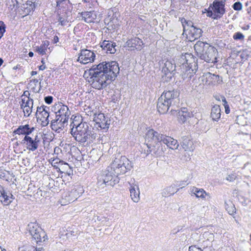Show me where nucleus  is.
I'll list each match as a JSON object with an SVG mask.
<instances>
[{
    "mask_svg": "<svg viewBox=\"0 0 251 251\" xmlns=\"http://www.w3.org/2000/svg\"><path fill=\"white\" fill-rule=\"evenodd\" d=\"M118 175L109 167L104 171L102 174L99 177L97 183L98 190L103 189L106 185L114 186L119 182Z\"/></svg>",
    "mask_w": 251,
    "mask_h": 251,
    "instance_id": "4",
    "label": "nucleus"
},
{
    "mask_svg": "<svg viewBox=\"0 0 251 251\" xmlns=\"http://www.w3.org/2000/svg\"><path fill=\"white\" fill-rule=\"evenodd\" d=\"M58 22L59 24L62 26H65L67 25L68 21L67 20L62 17L59 16L58 18Z\"/></svg>",
    "mask_w": 251,
    "mask_h": 251,
    "instance_id": "47",
    "label": "nucleus"
},
{
    "mask_svg": "<svg viewBox=\"0 0 251 251\" xmlns=\"http://www.w3.org/2000/svg\"><path fill=\"white\" fill-rule=\"evenodd\" d=\"M190 194L192 196L195 195L197 198L204 199L206 196H208L204 189L202 188H198L196 187H192L190 189Z\"/></svg>",
    "mask_w": 251,
    "mask_h": 251,
    "instance_id": "25",
    "label": "nucleus"
},
{
    "mask_svg": "<svg viewBox=\"0 0 251 251\" xmlns=\"http://www.w3.org/2000/svg\"><path fill=\"white\" fill-rule=\"evenodd\" d=\"M53 43L56 44L59 41V38L57 36H55L54 37L53 40Z\"/></svg>",
    "mask_w": 251,
    "mask_h": 251,
    "instance_id": "58",
    "label": "nucleus"
},
{
    "mask_svg": "<svg viewBox=\"0 0 251 251\" xmlns=\"http://www.w3.org/2000/svg\"><path fill=\"white\" fill-rule=\"evenodd\" d=\"M28 230L37 244L45 241L47 236L45 232L35 223H30L27 226Z\"/></svg>",
    "mask_w": 251,
    "mask_h": 251,
    "instance_id": "7",
    "label": "nucleus"
},
{
    "mask_svg": "<svg viewBox=\"0 0 251 251\" xmlns=\"http://www.w3.org/2000/svg\"><path fill=\"white\" fill-rule=\"evenodd\" d=\"M33 100L32 99L30 98H27L26 100L25 103L23 104V107L26 106H33Z\"/></svg>",
    "mask_w": 251,
    "mask_h": 251,
    "instance_id": "46",
    "label": "nucleus"
},
{
    "mask_svg": "<svg viewBox=\"0 0 251 251\" xmlns=\"http://www.w3.org/2000/svg\"><path fill=\"white\" fill-rule=\"evenodd\" d=\"M64 1H67L69 3H70L69 0H57L56 1L57 6H59Z\"/></svg>",
    "mask_w": 251,
    "mask_h": 251,
    "instance_id": "56",
    "label": "nucleus"
},
{
    "mask_svg": "<svg viewBox=\"0 0 251 251\" xmlns=\"http://www.w3.org/2000/svg\"><path fill=\"white\" fill-rule=\"evenodd\" d=\"M245 38V36L240 32H235L233 35V38L235 40L243 41Z\"/></svg>",
    "mask_w": 251,
    "mask_h": 251,
    "instance_id": "41",
    "label": "nucleus"
},
{
    "mask_svg": "<svg viewBox=\"0 0 251 251\" xmlns=\"http://www.w3.org/2000/svg\"><path fill=\"white\" fill-rule=\"evenodd\" d=\"M223 15L219 14V13H213V15L212 18L214 19H218L222 17Z\"/></svg>",
    "mask_w": 251,
    "mask_h": 251,
    "instance_id": "52",
    "label": "nucleus"
},
{
    "mask_svg": "<svg viewBox=\"0 0 251 251\" xmlns=\"http://www.w3.org/2000/svg\"><path fill=\"white\" fill-rule=\"evenodd\" d=\"M79 14L82 19L87 23L93 22L97 18L96 12L94 11L82 12Z\"/></svg>",
    "mask_w": 251,
    "mask_h": 251,
    "instance_id": "23",
    "label": "nucleus"
},
{
    "mask_svg": "<svg viewBox=\"0 0 251 251\" xmlns=\"http://www.w3.org/2000/svg\"><path fill=\"white\" fill-rule=\"evenodd\" d=\"M181 69V72L184 73V75L187 73V71L191 70L193 71L192 68L195 66V58L191 53H186L182 54L178 59L177 63Z\"/></svg>",
    "mask_w": 251,
    "mask_h": 251,
    "instance_id": "8",
    "label": "nucleus"
},
{
    "mask_svg": "<svg viewBox=\"0 0 251 251\" xmlns=\"http://www.w3.org/2000/svg\"><path fill=\"white\" fill-rule=\"evenodd\" d=\"M92 0H82V1H83L84 2H85V3H88L89 4H90V2L92 1Z\"/></svg>",
    "mask_w": 251,
    "mask_h": 251,
    "instance_id": "64",
    "label": "nucleus"
},
{
    "mask_svg": "<svg viewBox=\"0 0 251 251\" xmlns=\"http://www.w3.org/2000/svg\"><path fill=\"white\" fill-rule=\"evenodd\" d=\"M5 25L2 21H0V33H4L5 32Z\"/></svg>",
    "mask_w": 251,
    "mask_h": 251,
    "instance_id": "49",
    "label": "nucleus"
},
{
    "mask_svg": "<svg viewBox=\"0 0 251 251\" xmlns=\"http://www.w3.org/2000/svg\"><path fill=\"white\" fill-rule=\"evenodd\" d=\"M232 8L236 11L241 10L242 9V4L239 1L236 2L232 5Z\"/></svg>",
    "mask_w": 251,
    "mask_h": 251,
    "instance_id": "45",
    "label": "nucleus"
},
{
    "mask_svg": "<svg viewBox=\"0 0 251 251\" xmlns=\"http://www.w3.org/2000/svg\"><path fill=\"white\" fill-rule=\"evenodd\" d=\"M115 47V43L106 40L104 41L101 45V47L110 53H114L116 52Z\"/></svg>",
    "mask_w": 251,
    "mask_h": 251,
    "instance_id": "27",
    "label": "nucleus"
},
{
    "mask_svg": "<svg viewBox=\"0 0 251 251\" xmlns=\"http://www.w3.org/2000/svg\"><path fill=\"white\" fill-rule=\"evenodd\" d=\"M178 96L179 93L176 91L173 90L164 91L160 97L162 98L163 100H166L172 105L175 104L176 100H177Z\"/></svg>",
    "mask_w": 251,
    "mask_h": 251,
    "instance_id": "15",
    "label": "nucleus"
},
{
    "mask_svg": "<svg viewBox=\"0 0 251 251\" xmlns=\"http://www.w3.org/2000/svg\"><path fill=\"white\" fill-rule=\"evenodd\" d=\"M171 105H172V104H171L170 103L166 100H163L162 98L160 97L159 98L157 104V108L158 111L160 114L166 113Z\"/></svg>",
    "mask_w": 251,
    "mask_h": 251,
    "instance_id": "22",
    "label": "nucleus"
},
{
    "mask_svg": "<svg viewBox=\"0 0 251 251\" xmlns=\"http://www.w3.org/2000/svg\"><path fill=\"white\" fill-rule=\"evenodd\" d=\"M180 145L185 151H193L195 149L193 141L189 137L186 136L182 137Z\"/></svg>",
    "mask_w": 251,
    "mask_h": 251,
    "instance_id": "21",
    "label": "nucleus"
},
{
    "mask_svg": "<svg viewBox=\"0 0 251 251\" xmlns=\"http://www.w3.org/2000/svg\"><path fill=\"white\" fill-rule=\"evenodd\" d=\"M52 96H47L45 98V101L47 104H50L52 102Z\"/></svg>",
    "mask_w": 251,
    "mask_h": 251,
    "instance_id": "51",
    "label": "nucleus"
},
{
    "mask_svg": "<svg viewBox=\"0 0 251 251\" xmlns=\"http://www.w3.org/2000/svg\"><path fill=\"white\" fill-rule=\"evenodd\" d=\"M4 190V187L0 184V193Z\"/></svg>",
    "mask_w": 251,
    "mask_h": 251,
    "instance_id": "63",
    "label": "nucleus"
},
{
    "mask_svg": "<svg viewBox=\"0 0 251 251\" xmlns=\"http://www.w3.org/2000/svg\"><path fill=\"white\" fill-rule=\"evenodd\" d=\"M67 123L68 121L64 122L63 120L56 118L51 121L50 126L53 130L60 133L63 130L64 127L67 125Z\"/></svg>",
    "mask_w": 251,
    "mask_h": 251,
    "instance_id": "17",
    "label": "nucleus"
},
{
    "mask_svg": "<svg viewBox=\"0 0 251 251\" xmlns=\"http://www.w3.org/2000/svg\"><path fill=\"white\" fill-rule=\"evenodd\" d=\"M24 12L26 14H29L31 11H33L36 6L24 5Z\"/></svg>",
    "mask_w": 251,
    "mask_h": 251,
    "instance_id": "42",
    "label": "nucleus"
},
{
    "mask_svg": "<svg viewBox=\"0 0 251 251\" xmlns=\"http://www.w3.org/2000/svg\"><path fill=\"white\" fill-rule=\"evenodd\" d=\"M36 0H27L26 3L25 4V5H32L37 6V3H36Z\"/></svg>",
    "mask_w": 251,
    "mask_h": 251,
    "instance_id": "50",
    "label": "nucleus"
},
{
    "mask_svg": "<svg viewBox=\"0 0 251 251\" xmlns=\"http://www.w3.org/2000/svg\"><path fill=\"white\" fill-rule=\"evenodd\" d=\"M49 110H47L42 112V114L38 116V118L40 119L41 121V125L43 126H47L50 122V115Z\"/></svg>",
    "mask_w": 251,
    "mask_h": 251,
    "instance_id": "30",
    "label": "nucleus"
},
{
    "mask_svg": "<svg viewBox=\"0 0 251 251\" xmlns=\"http://www.w3.org/2000/svg\"><path fill=\"white\" fill-rule=\"evenodd\" d=\"M23 142L26 144V149L28 150L34 151L38 149L40 140L37 135L34 137V139L29 136H25Z\"/></svg>",
    "mask_w": 251,
    "mask_h": 251,
    "instance_id": "13",
    "label": "nucleus"
},
{
    "mask_svg": "<svg viewBox=\"0 0 251 251\" xmlns=\"http://www.w3.org/2000/svg\"><path fill=\"white\" fill-rule=\"evenodd\" d=\"M213 15V13L211 10H207V16L209 17L212 18Z\"/></svg>",
    "mask_w": 251,
    "mask_h": 251,
    "instance_id": "54",
    "label": "nucleus"
},
{
    "mask_svg": "<svg viewBox=\"0 0 251 251\" xmlns=\"http://www.w3.org/2000/svg\"><path fill=\"white\" fill-rule=\"evenodd\" d=\"M226 209L230 215H233L236 212V208L233 203L230 201H225Z\"/></svg>",
    "mask_w": 251,
    "mask_h": 251,
    "instance_id": "34",
    "label": "nucleus"
},
{
    "mask_svg": "<svg viewBox=\"0 0 251 251\" xmlns=\"http://www.w3.org/2000/svg\"><path fill=\"white\" fill-rule=\"evenodd\" d=\"M126 43L128 47L139 50L142 49L144 45L142 40L137 37L128 40Z\"/></svg>",
    "mask_w": 251,
    "mask_h": 251,
    "instance_id": "20",
    "label": "nucleus"
},
{
    "mask_svg": "<svg viewBox=\"0 0 251 251\" xmlns=\"http://www.w3.org/2000/svg\"><path fill=\"white\" fill-rule=\"evenodd\" d=\"M77 234V231H75L74 229L71 230V228L67 230V232L66 233V235L67 238H71L73 236H76Z\"/></svg>",
    "mask_w": 251,
    "mask_h": 251,
    "instance_id": "43",
    "label": "nucleus"
},
{
    "mask_svg": "<svg viewBox=\"0 0 251 251\" xmlns=\"http://www.w3.org/2000/svg\"><path fill=\"white\" fill-rule=\"evenodd\" d=\"M129 191L132 200L135 202H138L140 200L138 186L137 185H132L130 184Z\"/></svg>",
    "mask_w": 251,
    "mask_h": 251,
    "instance_id": "24",
    "label": "nucleus"
},
{
    "mask_svg": "<svg viewBox=\"0 0 251 251\" xmlns=\"http://www.w3.org/2000/svg\"><path fill=\"white\" fill-rule=\"evenodd\" d=\"M225 112L226 113V114H228L230 112V109H229V107L228 105L227 104L225 105Z\"/></svg>",
    "mask_w": 251,
    "mask_h": 251,
    "instance_id": "55",
    "label": "nucleus"
},
{
    "mask_svg": "<svg viewBox=\"0 0 251 251\" xmlns=\"http://www.w3.org/2000/svg\"><path fill=\"white\" fill-rule=\"evenodd\" d=\"M177 190L176 186L175 184L172 185L169 187L164 188L161 193L162 196L164 197H169L174 195L177 192Z\"/></svg>",
    "mask_w": 251,
    "mask_h": 251,
    "instance_id": "29",
    "label": "nucleus"
},
{
    "mask_svg": "<svg viewBox=\"0 0 251 251\" xmlns=\"http://www.w3.org/2000/svg\"><path fill=\"white\" fill-rule=\"evenodd\" d=\"M189 113L185 108L182 109L178 113L177 118L178 121L182 123H184L189 117Z\"/></svg>",
    "mask_w": 251,
    "mask_h": 251,
    "instance_id": "33",
    "label": "nucleus"
},
{
    "mask_svg": "<svg viewBox=\"0 0 251 251\" xmlns=\"http://www.w3.org/2000/svg\"><path fill=\"white\" fill-rule=\"evenodd\" d=\"M33 249V251H43V248H39L38 249H34L33 248H32Z\"/></svg>",
    "mask_w": 251,
    "mask_h": 251,
    "instance_id": "61",
    "label": "nucleus"
},
{
    "mask_svg": "<svg viewBox=\"0 0 251 251\" xmlns=\"http://www.w3.org/2000/svg\"><path fill=\"white\" fill-rule=\"evenodd\" d=\"M250 27V26L249 25H248L244 26H243L242 27V29H243V30H248V29H249Z\"/></svg>",
    "mask_w": 251,
    "mask_h": 251,
    "instance_id": "59",
    "label": "nucleus"
},
{
    "mask_svg": "<svg viewBox=\"0 0 251 251\" xmlns=\"http://www.w3.org/2000/svg\"><path fill=\"white\" fill-rule=\"evenodd\" d=\"M93 121L96 123L95 126H97L98 127L105 130L109 128L110 120L108 117H106L104 114L100 113L94 114Z\"/></svg>",
    "mask_w": 251,
    "mask_h": 251,
    "instance_id": "11",
    "label": "nucleus"
},
{
    "mask_svg": "<svg viewBox=\"0 0 251 251\" xmlns=\"http://www.w3.org/2000/svg\"><path fill=\"white\" fill-rule=\"evenodd\" d=\"M46 68V67L45 65L42 64L39 67L40 70H44Z\"/></svg>",
    "mask_w": 251,
    "mask_h": 251,
    "instance_id": "60",
    "label": "nucleus"
},
{
    "mask_svg": "<svg viewBox=\"0 0 251 251\" xmlns=\"http://www.w3.org/2000/svg\"><path fill=\"white\" fill-rule=\"evenodd\" d=\"M95 57V53L93 51L87 49H83L80 50L77 60L81 64H87L94 62Z\"/></svg>",
    "mask_w": 251,
    "mask_h": 251,
    "instance_id": "10",
    "label": "nucleus"
},
{
    "mask_svg": "<svg viewBox=\"0 0 251 251\" xmlns=\"http://www.w3.org/2000/svg\"><path fill=\"white\" fill-rule=\"evenodd\" d=\"M14 199V196L9 192L4 190L0 193V201L3 205H9Z\"/></svg>",
    "mask_w": 251,
    "mask_h": 251,
    "instance_id": "19",
    "label": "nucleus"
},
{
    "mask_svg": "<svg viewBox=\"0 0 251 251\" xmlns=\"http://www.w3.org/2000/svg\"><path fill=\"white\" fill-rule=\"evenodd\" d=\"M53 161H55L54 164H58L59 167L58 171L61 173H64L69 176H71L73 174V167L70 166L68 163L64 162L62 160H59L58 159L53 160Z\"/></svg>",
    "mask_w": 251,
    "mask_h": 251,
    "instance_id": "16",
    "label": "nucleus"
},
{
    "mask_svg": "<svg viewBox=\"0 0 251 251\" xmlns=\"http://www.w3.org/2000/svg\"><path fill=\"white\" fill-rule=\"evenodd\" d=\"M147 147L148 148V150H147V152H146L147 154H149L151 152H153V153L155 156H160V155H162V151H159L158 150H156L155 146L151 147L150 145H149L147 144Z\"/></svg>",
    "mask_w": 251,
    "mask_h": 251,
    "instance_id": "36",
    "label": "nucleus"
},
{
    "mask_svg": "<svg viewBox=\"0 0 251 251\" xmlns=\"http://www.w3.org/2000/svg\"><path fill=\"white\" fill-rule=\"evenodd\" d=\"M20 108L23 110L24 116L25 117H28L30 116L32 111L33 106L23 107V104H20Z\"/></svg>",
    "mask_w": 251,
    "mask_h": 251,
    "instance_id": "37",
    "label": "nucleus"
},
{
    "mask_svg": "<svg viewBox=\"0 0 251 251\" xmlns=\"http://www.w3.org/2000/svg\"><path fill=\"white\" fill-rule=\"evenodd\" d=\"M225 1H214L213 3V7L212 9L214 12L223 15L225 13Z\"/></svg>",
    "mask_w": 251,
    "mask_h": 251,
    "instance_id": "26",
    "label": "nucleus"
},
{
    "mask_svg": "<svg viewBox=\"0 0 251 251\" xmlns=\"http://www.w3.org/2000/svg\"><path fill=\"white\" fill-rule=\"evenodd\" d=\"M27 98H22V103L21 104H24L25 103L26 100Z\"/></svg>",
    "mask_w": 251,
    "mask_h": 251,
    "instance_id": "62",
    "label": "nucleus"
},
{
    "mask_svg": "<svg viewBox=\"0 0 251 251\" xmlns=\"http://www.w3.org/2000/svg\"><path fill=\"white\" fill-rule=\"evenodd\" d=\"M194 47L197 55L201 59L208 63H213L216 59V49L208 44L199 41L196 42Z\"/></svg>",
    "mask_w": 251,
    "mask_h": 251,
    "instance_id": "2",
    "label": "nucleus"
},
{
    "mask_svg": "<svg viewBox=\"0 0 251 251\" xmlns=\"http://www.w3.org/2000/svg\"><path fill=\"white\" fill-rule=\"evenodd\" d=\"M71 134L76 141L80 143L86 142L88 134L90 133V129L86 123H81L71 129Z\"/></svg>",
    "mask_w": 251,
    "mask_h": 251,
    "instance_id": "6",
    "label": "nucleus"
},
{
    "mask_svg": "<svg viewBox=\"0 0 251 251\" xmlns=\"http://www.w3.org/2000/svg\"><path fill=\"white\" fill-rule=\"evenodd\" d=\"M162 64V72L165 75V80L169 81L174 76L176 68V64L174 60H163Z\"/></svg>",
    "mask_w": 251,
    "mask_h": 251,
    "instance_id": "9",
    "label": "nucleus"
},
{
    "mask_svg": "<svg viewBox=\"0 0 251 251\" xmlns=\"http://www.w3.org/2000/svg\"><path fill=\"white\" fill-rule=\"evenodd\" d=\"M58 110L55 112L56 118L63 120V121H68L71 115V112L67 106L59 105Z\"/></svg>",
    "mask_w": 251,
    "mask_h": 251,
    "instance_id": "14",
    "label": "nucleus"
},
{
    "mask_svg": "<svg viewBox=\"0 0 251 251\" xmlns=\"http://www.w3.org/2000/svg\"><path fill=\"white\" fill-rule=\"evenodd\" d=\"M211 117L213 121H217L221 117V108L219 105H215L211 108Z\"/></svg>",
    "mask_w": 251,
    "mask_h": 251,
    "instance_id": "28",
    "label": "nucleus"
},
{
    "mask_svg": "<svg viewBox=\"0 0 251 251\" xmlns=\"http://www.w3.org/2000/svg\"><path fill=\"white\" fill-rule=\"evenodd\" d=\"M47 49L45 45H42L40 46H37L35 47V51L41 55H44L46 54Z\"/></svg>",
    "mask_w": 251,
    "mask_h": 251,
    "instance_id": "39",
    "label": "nucleus"
},
{
    "mask_svg": "<svg viewBox=\"0 0 251 251\" xmlns=\"http://www.w3.org/2000/svg\"><path fill=\"white\" fill-rule=\"evenodd\" d=\"M97 136V135L96 133L90 130V133L88 134V139L86 142L89 144L92 143L94 140H95Z\"/></svg>",
    "mask_w": 251,
    "mask_h": 251,
    "instance_id": "38",
    "label": "nucleus"
},
{
    "mask_svg": "<svg viewBox=\"0 0 251 251\" xmlns=\"http://www.w3.org/2000/svg\"><path fill=\"white\" fill-rule=\"evenodd\" d=\"M237 177V176L235 173H232L230 174H229L226 177V180L229 182L234 181Z\"/></svg>",
    "mask_w": 251,
    "mask_h": 251,
    "instance_id": "44",
    "label": "nucleus"
},
{
    "mask_svg": "<svg viewBox=\"0 0 251 251\" xmlns=\"http://www.w3.org/2000/svg\"><path fill=\"white\" fill-rule=\"evenodd\" d=\"M30 95V93L28 91H25L24 92V94L22 95V98H29V96Z\"/></svg>",
    "mask_w": 251,
    "mask_h": 251,
    "instance_id": "53",
    "label": "nucleus"
},
{
    "mask_svg": "<svg viewBox=\"0 0 251 251\" xmlns=\"http://www.w3.org/2000/svg\"><path fill=\"white\" fill-rule=\"evenodd\" d=\"M35 128L34 127H30L29 125H25L24 126H19L14 131V133L19 135H25V136H28L34 130Z\"/></svg>",
    "mask_w": 251,
    "mask_h": 251,
    "instance_id": "18",
    "label": "nucleus"
},
{
    "mask_svg": "<svg viewBox=\"0 0 251 251\" xmlns=\"http://www.w3.org/2000/svg\"><path fill=\"white\" fill-rule=\"evenodd\" d=\"M146 139L148 140L149 141H152L154 143L162 142L172 150L177 149L179 147L176 140L170 136L160 134L152 129L148 131L146 135Z\"/></svg>",
    "mask_w": 251,
    "mask_h": 251,
    "instance_id": "3",
    "label": "nucleus"
},
{
    "mask_svg": "<svg viewBox=\"0 0 251 251\" xmlns=\"http://www.w3.org/2000/svg\"><path fill=\"white\" fill-rule=\"evenodd\" d=\"M188 251H203L202 250L196 245H192L189 247Z\"/></svg>",
    "mask_w": 251,
    "mask_h": 251,
    "instance_id": "48",
    "label": "nucleus"
},
{
    "mask_svg": "<svg viewBox=\"0 0 251 251\" xmlns=\"http://www.w3.org/2000/svg\"><path fill=\"white\" fill-rule=\"evenodd\" d=\"M120 68L116 61H103L98 65H94L89 70V82L96 89H105L116 77Z\"/></svg>",
    "mask_w": 251,
    "mask_h": 251,
    "instance_id": "1",
    "label": "nucleus"
},
{
    "mask_svg": "<svg viewBox=\"0 0 251 251\" xmlns=\"http://www.w3.org/2000/svg\"><path fill=\"white\" fill-rule=\"evenodd\" d=\"M49 109H50L49 107H48L47 106H40V107L38 106L37 108V110L36 112L35 115L36 117H37L38 115L39 116V115H40L41 114H42V112L46 111L47 110H49Z\"/></svg>",
    "mask_w": 251,
    "mask_h": 251,
    "instance_id": "40",
    "label": "nucleus"
},
{
    "mask_svg": "<svg viewBox=\"0 0 251 251\" xmlns=\"http://www.w3.org/2000/svg\"><path fill=\"white\" fill-rule=\"evenodd\" d=\"M109 167L119 176L130 170L132 165L126 156H121L119 158H116Z\"/></svg>",
    "mask_w": 251,
    "mask_h": 251,
    "instance_id": "5",
    "label": "nucleus"
},
{
    "mask_svg": "<svg viewBox=\"0 0 251 251\" xmlns=\"http://www.w3.org/2000/svg\"><path fill=\"white\" fill-rule=\"evenodd\" d=\"M188 34L194 39H196L201 36L202 30L200 28L194 26L191 28V29H190L189 31H188Z\"/></svg>",
    "mask_w": 251,
    "mask_h": 251,
    "instance_id": "31",
    "label": "nucleus"
},
{
    "mask_svg": "<svg viewBox=\"0 0 251 251\" xmlns=\"http://www.w3.org/2000/svg\"><path fill=\"white\" fill-rule=\"evenodd\" d=\"M217 76L219 77L218 75H216L210 73H206L203 75V78L206 79L205 84L206 85H210L211 83H212L213 80L216 79Z\"/></svg>",
    "mask_w": 251,
    "mask_h": 251,
    "instance_id": "35",
    "label": "nucleus"
},
{
    "mask_svg": "<svg viewBox=\"0 0 251 251\" xmlns=\"http://www.w3.org/2000/svg\"><path fill=\"white\" fill-rule=\"evenodd\" d=\"M18 250H19V251H31V250H27V249L24 247L19 248Z\"/></svg>",
    "mask_w": 251,
    "mask_h": 251,
    "instance_id": "57",
    "label": "nucleus"
},
{
    "mask_svg": "<svg viewBox=\"0 0 251 251\" xmlns=\"http://www.w3.org/2000/svg\"><path fill=\"white\" fill-rule=\"evenodd\" d=\"M181 23L183 27V33L186 34L187 31H189L190 29L195 26L191 21H187L185 18L181 19Z\"/></svg>",
    "mask_w": 251,
    "mask_h": 251,
    "instance_id": "32",
    "label": "nucleus"
},
{
    "mask_svg": "<svg viewBox=\"0 0 251 251\" xmlns=\"http://www.w3.org/2000/svg\"><path fill=\"white\" fill-rule=\"evenodd\" d=\"M82 186L80 185H74L73 189L65 196V200L69 202L74 201L83 193Z\"/></svg>",
    "mask_w": 251,
    "mask_h": 251,
    "instance_id": "12",
    "label": "nucleus"
}]
</instances>
